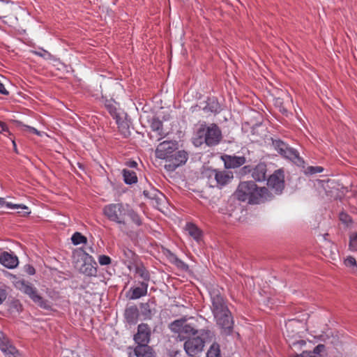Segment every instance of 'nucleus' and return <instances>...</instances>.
<instances>
[{
  "label": "nucleus",
  "instance_id": "nucleus-1",
  "mask_svg": "<svg viewBox=\"0 0 357 357\" xmlns=\"http://www.w3.org/2000/svg\"><path fill=\"white\" fill-rule=\"evenodd\" d=\"M211 301V309L217 324L229 333L233 326V320L226 302L218 288L209 291Z\"/></svg>",
  "mask_w": 357,
  "mask_h": 357
},
{
  "label": "nucleus",
  "instance_id": "nucleus-2",
  "mask_svg": "<svg viewBox=\"0 0 357 357\" xmlns=\"http://www.w3.org/2000/svg\"><path fill=\"white\" fill-rule=\"evenodd\" d=\"M235 195L238 200L247 202L251 204H260L270 197L266 188H258L253 181L240 183Z\"/></svg>",
  "mask_w": 357,
  "mask_h": 357
},
{
  "label": "nucleus",
  "instance_id": "nucleus-3",
  "mask_svg": "<svg viewBox=\"0 0 357 357\" xmlns=\"http://www.w3.org/2000/svg\"><path fill=\"white\" fill-rule=\"evenodd\" d=\"M222 139V132L219 127L214 123L202 126L193 137V144L199 146L205 143L208 146L218 144Z\"/></svg>",
  "mask_w": 357,
  "mask_h": 357
},
{
  "label": "nucleus",
  "instance_id": "nucleus-4",
  "mask_svg": "<svg viewBox=\"0 0 357 357\" xmlns=\"http://www.w3.org/2000/svg\"><path fill=\"white\" fill-rule=\"evenodd\" d=\"M14 285L17 289L24 293L40 308L50 310L52 308L51 303L45 299L38 291L36 287L31 282L23 279H17L14 282Z\"/></svg>",
  "mask_w": 357,
  "mask_h": 357
},
{
  "label": "nucleus",
  "instance_id": "nucleus-5",
  "mask_svg": "<svg viewBox=\"0 0 357 357\" xmlns=\"http://www.w3.org/2000/svg\"><path fill=\"white\" fill-rule=\"evenodd\" d=\"M128 206V204L122 203L109 204L104 206L102 212L109 221L119 225H125Z\"/></svg>",
  "mask_w": 357,
  "mask_h": 357
},
{
  "label": "nucleus",
  "instance_id": "nucleus-6",
  "mask_svg": "<svg viewBox=\"0 0 357 357\" xmlns=\"http://www.w3.org/2000/svg\"><path fill=\"white\" fill-rule=\"evenodd\" d=\"M73 262L75 266L79 272L91 276L96 273V269L91 264L92 257L82 250L73 252Z\"/></svg>",
  "mask_w": 357,
  "mask_h": 357
},
{
  "label": "nucleus",
  "instance_id": "nucleus-7",
  "mask_svg": "<svg viewBox=\"0 0 357 357\" xmlns=\"http://www.w3.org/2000/svg\"><path fill=\"white\" fill-rule=\"evenodd\" d=\"M206 175L212 187L224 186L233 178V173L226 170L211 169L206 172Z\"/></svg>",
  "mask_w": 357,
  "mask_h": 357
},
{
  "label": "nucleus",
  "instance_id": "nucleus-8",
  "mask_svg": "<svg viewBox=\"0 0 357 357\" xmlns=\"http://www.w3.org/2000/svg\"><path fill=\"white\" fill-rule=\"evenodd\" d=\"M169 328L172 332L178 333V336L181 338L188 337L197 333L195 328L187 322L185 318L174 321L169 325Z\"/></svg>",
  "mask_w": 357,
  "mask_h": 357
},
{
  "label": "nucleus",
  "instance_id": "nucleus-9",
  "mask_svg": "<svg viewBox=\"0 0 357 357\" xmlns=\"http://www.w3.org/2000/svg\"><path fill=\"white\" fill-rule=\"evenodd\" d=\"M273 144L275 150L283 157L291 160L298 165L303 162L302 159L299 157L298 152L283 142L275 140Z\"/></svg>",
  "mask_w": 357,
  "mask_h": 357
},
{
  "label": "nucleus",
  "instance_id": "nucleus-10",
  "mask_svg": "<svg viewBox=\"0 0 357 357\" xmlns=\"http://www.w3.org/2000/svg\"><path fill=\"white\" fill-rule=\"evenodd\" d=\"M205 338L197 336L189 338L184 343V349L187 354L191 357H198L203 351Z\"/></svg>",
  "mask_w": 357,
  "mask_h": 357
},
{
  "label": "nucleus",
  "instance_id": "nucleus-11",
  "mask_svg": "<svg viewBox=\"0 0 357 357\" xmlns=\"http://www.w3.org/2000/svg\"><path fill=\"white\" fill-rule=\"evenodd\" d=\"M177 144L172 141H164L159 144L155 150L156 158L168 160L176 149Z\"/></svg>",
  "mask_w": 357,
  "mask_h": 357
},
{
  "label": "nucleus",
  "instance_id": "nucleus-12",
  "mask_svg": "<svg viewBox=\"0 0 357 357\" xmlns=\"http://www.w3.org/2000/svg\"><path fill=\"white\" fill-rule=\"evenodd\" d=\"M268 186L276 194L282 192L284 187V173L279 169L275 172L267 181Z\"/></svg>",
  "mask_w": 357,
  "mask_h": 357
},
{
  "label": "nucleus",
  "instance_id": "nucleus-13",
  "mask_svg": "<svg viewBox=\"0 0 357 357\" xmlns=\"http://www.w3.org/2000/svg\"><path fill=\"white\" fill-rule=\"evenodd\" d=\"M151 328L146 324H141L137 327V333L134 340L137 344H148L150 341Z\"/></svg>",
  "mask_w": 357,
  "mask_h": 357
},
{
  "label": "nucleus",
  "instance_id": "nucleus-14",
  "mask_svg": "<svg viewBox=\"0 0 357 357\" xmlns=\"http://www.w3.org/2000/svg\"><path fill=\"white\" fill-rule=\"evenodd\" d=\"M149 283L146 281L139 282L137 286L132 287L128 291V298L130 300H137L145 296L148 292Z\"/></svg>",
  "mask_w": 357,
  "mask_h": 357
},
{
  "label": "nucleus",
  "instance_id": "nucleus-15",
  "mask_svg": "<svg viewBox=\"0 0 357 357\" xmlns=\"http://www.w3.org/2000/svg\"><path fill=\"white\" fill-rule=\"evenodd\" d=\"M0 263L7 268L13 269L18 266L19 260L14 254L5 251L0 255Z\"/></svg>",
  "mask_w": 357,
  "mask_h": 357
},
{
  "label": "nucleus",
  "instance_id": "nucleus-16",
  "mask_svg": "<svg viewBox=\"0 0 357 357\" xmlns=\"http://www.w3.org/2000/svg\"><path fill=\"white\" fill-rule=\"evenodd\" d=\"M225 162V166L228 169L237 168L245 162V158L244 156L227 155H225L222 157Z\"/></svg>",
  "mask_w": 357,
  "mask_h": 357
},
{
  "label": "nucleus",
  "instance_id": "nucleus-17",
  "mask_svg": "<svg viewBox=\"0 0 357 357\" xmlns=\"http://www.w3.org/2000/svg\"><path fill=\"white\" fill-rule=\"evenodd\" d=\"M188 158V154L185 151H178L174 154H172V157L169 160L172 165L173 169H175L186 162Z\"/></svg>",
  "mask_w": 357,
  "mask_h": 357
},
{
  "label": "nucleus",
  "instance_id": "nucleus-18",
  "mask_svg": "<svg viewBox=\"0 0 357 357\" xmlns=\"http://www.w3.org/2000/svg\"><path fill=\"white\" fill-rule=\"evenodd\" d=\"M266 165L260 162L252 171V176L257 181H264L266 178Z\"/></svg>",
  "mask_w": 357,
  "mask_h": 357
},
{
  "label": "nucleus",
  "instance_id": "nucleus-19",
  "mask_svg": "<svg viewBox=\"0 0 357 357\" xmlns=\"http://www.w3.org/2000/svg\"><path fill=\"white\" fill-rule=\"evenodd\" d=\"M185 230L193 238L195 241L199 243L202 238V230L194 223L188 222L185 226Z\"/></svg>",
  "mask_w": 357,
  "mask_h": 357
},
{
  "label": "nucleus",
  "instance_id": "nucleus-20",
  "mask_svg": "<svg viewBox=\"0 0 357 357\" xmlns=\"http://www.w3.org/2000/svg\"><path fill=\"white\" fill-rule=\"evenodd\" d=\"M134 351L137 357H154L153 350L148 344H137Z\"/></svg>",
  "mask_w": 357,
  "mask_h": 357
},
{
  "label": "nucleus",
  "instance_id": "nucleus-21",
  "mask_svg": "<svg viewBox=\"0 0 357 357\" xmlns=\"http://www.w3.org/2000/svg\"><path fill=\"white\" fill-rule=\"evenodd\" d=\"M324 346L319 344L312 351H303L301 354H292L290 357H321L320 352L323 351Z\"/></svg>",
  "mask_w": 357,
  "mask_h": 357
},
{
  "label": "nucleus",
  "instance_id": "nucleus-22",
  "mask_svg": "<svg viewBox=\"0 0 357 357\" xmlns=\"http://www.w3.org/2000/svg\"><path fill=\"white\" fill-rule=\"evenodd\" d=\"M6 206L8 208L10 209H23L25 211L24 212V216L28 215L30 214L31 211L29 210V208L24 204H15L10 202H6L4 198L0 197V208Z\"/></svg>",
  "mask_w": 357,
  "mask_h": 357
},
{
  "label": "nucleus",
  "instance_id": "nucleus-23",
  "mask_svg": "<svg viewBox=\"0 0 357 357\" xmlns=\"http://www.w3.org/2000/svg\"><path fill=\"white\" fill-rule=\"evenodd\" d=\"M122 252L124 264H127L129 269H131V265L133 264L136 260V255L129 249H123Z\"/></svg>",
  "mask_w": 357,
  "mask_h": 357
},
{
  "label": "nucleus",
  "instance_id": "nucleus-24",
  "mask_svg": "<svg viewBox=\"0 0 357 357\" xmlns=\"http://www.w3.org/2000/svg\"><path fill=\"white\" fill-rule=\"evenodd\" d=\"M122 173L124 181L126 184L130 185L137 183V177L134 171L125 169L123 170Z\"/></svg>",
  "mask_w": 357,
  "mask_h": 357
},
{
  "label": "nucleus",
  "instance_id": "nucleus-25",
  "mask_svg": "<svg viewBox=\"0 0 357 357\" xmlns=\"http://www.w3.org/2000/svg\"><path fill=\"white\" fill-rule=\"evenodd\" d=\"M135 274L141 278L143 281H146L149 283V281L150 280V274L143 265L140 264L136 266Z\"/></svg>",
  "mask_w": 357,
  "mask_h": 357
},
{
  "label": "nucleus",
  "instance_id": "nucleus-26",
  "mask_svg": "<svg viewBox=\"0 0 357 357\" xmlns=\"http://www.w3.org/2000/svg\"><path fill=\"white\" fill-rule=\"evenodd\" d=\"M220 109L218 102L214 98L208 99L206 105L203 108V109L206 112H218Z\"/></svg>",
  "mask_w": 357,
  "mask_h": 357
},
{
  "label": "nucleus",
  "instance_id": "nucleus-27",
  "mask_svg": "<svg viewBox=\"0 0 357 357\" xmlns=\"http://www.w3.org/2000/svg\"><path fill=\"white\" fill-rule=\"evenodd\" d=\"M1 351L3 352L5 357H20L19 351L13 345L12 343Z\"/></svg>",
  "mask_w": 357,
  "mask_h": 357
},
{
  "label": "nucleus",
  "instance_id": "nucleus-28",
  "mask_svg": "<svg viewBox=\"0 0 357 357\" xmlns=\"http://www.w3.org/2000/svg\"><path fill=\"white\" fill-rule=\"evenodd\" d=\"M207 357H221L220 347L217 343H213L207 352Z\"/></svg>",
  "mask_w": 357,
  "mask_h": 357
},
{
  "label": "nucleus",
  "instance_id": "nucleus-29",
  "mask_svg": "<svg viewBox=\"0 0 357 357\" xmlns=\"http://www.w3.org/2000/svg\"><path fill=\"white\" fill-rule=\"evenodd\" d=\"M126 216L130 217L132 221L137 226L142 224L141 219L137 213H136L130 206H128V213Z\"/></svg>",
  "mask_w": 357,
  "mask_h": 357
},
{
  "label": "nucleus",
  "instance_id": "nucleus-30",
  "mask_svg": "<svg viewBox=\"0 0 357 357\" xmlns=\"http://www.w3.org/2000/svg\"><path fill=\"white\" fill-rule=\"evenodd\" d=\"M72 243L77 245L86 243V238L79 232H75L71 237Z\"/></svg>",
  "mask_w": 357,
  "mask_h": 357
},
{
  "label": "nucleus",
  "instance_id": "nucleus-31",
  "mask_svg": "<svg viewBox=\"0 0 357 357\" xmlns=\"http://www.w3.org/2000/svg\"><path fill=\"white\" fill-rule=\"evenodd\" d=\"M171 261L176 265L178 268L186 271L188 268V266L183 262L182 260L178 259L176 255H172Z\"/></svg>",
  "mask_w": 357,
  "mask_h": 357
},
{
  "label": "nucleus",
  "instance_id": "nucleus-32",
  "mask_svg": "<svg viewBox=\"0 0 357 357\" xmlns=\"http://www.w3.org/2000/svg\"><path fill=\"white\" fill-rule=\"evenodd\" d=\"M349 247L351 251H357V232H353L350 234Z\"/></svg>",
  "mask_w": 357,
  "mask_h": 357
},
{
  "label": "nucleus",
  "instance_id": "nucleus-33",
  "mask_svg": "<svg viewBox=\"0 0 357 357\" xmlns=\"http://www.w3.org/2000/svg\"><path fill=\"white\" fill-rule=\"evenodd\" d=\"M10 344L11 342L9 338L0 330V350L4 349Z\"/></svg>",
  "mask_w": 357,
  "mask_h": 357
},
{
  "label": "nucleus",
  "instance_id": "nucleus-34",
  "mask_svg": "<svg viewBox=\"0 0 357 357\" xmlns=\"http://www.w3.org/2000/svg\"><path fill=\"white\" fill-rule=\"evenodd\" d=\"M21 129L24 132H28L29 133H33L38 136H41V132L38 131L37 129H36L33 127L26 126V125H22Z\"/></svg>",
  "mask_w": 357,
  "mask_h": 357
},
{
  "label": "nucleus",
  "instance_id": "nucleus-35",
  "mask_svg": "<svg viewBox=\"0 0 357 357\" xmlns=\"http://www.w3.org/2000/svg\"><path fill=\"white\" fill-rule=\"evenodd\" d=\"M137 314V309L135 307H132L126 309V316L127 319H133Z\"/></svg>",
  "mask_w": 357,
  "mask_h": 357
},
{
  "label": "nucleus",
  "instance_id": "nucleus-36",
  "mask_svg": "<svg viewBox=\"0 0 357 357\" xmlns=\"http://www.w3.org/2000/svg\"><path fill=\"white\" fill-rule=\"evenodd\" d=\"M98 262L101 266H107L111 264L112 259L109 256L102 255L98 257Z\"/></svg>",
  "mask_w": 357,
  "mask_h": 357
},
{
  "label": "nucleus",
  "instance_id": "nucleus-37",
  "mask_svg": "<svg viewBox=\"0 0 357 357\" xmlns=\"http://www.w3.org/2000/svg\"><path fill=\"white\" fill-rule=\"evenodd\" d=\"M105 107L111 115L114 116L116 114V108L112 102L107 101Z\"/></svg>",
  "mask_w": 357,
  "mask_h": 357
},
{
  "label": "nucleus",
  "instance_id": "nucleus-38",
  "mask_svg": "<svg viewBox=\"0 0 357 357\" xmlns=\"http://www.w3.org/2000/svg\"><path fill=\"white\" fill-rule=\"evenodd\" d=\"M324 171V168L319 166L313 167L310 166L307 168V172L310 174H314L317 173H321Z\"/></svg>",
  "mask_w": 357,
  "mask_h": 357
},
{
  "label": "nucleus",
  "instance_id": "nucleus-39",
  "mask_svg": "<svg viewBox=\"0 0 357 357\" xmlns=\"http://www.w3.org/2000/svg\"><path fill=\"white\" fill-rule=\"evenodd\" d=\"M344 264L347 267H355L356 266V261L354 257L349 256L344 259Z\"/></svg>",
  "mask_w": 357,
  "mask_h": 357
},
{
  "label": "nucleus",
  "instance_id": "nucleus-40",
  "mask_svg": "<svg viewBox=\"0 0 357 357\" xmlns=\"http://www.w3.org/2000/svg\"><path fill=\"white\" fill-rule=\"evenodd\" d=\"M162 123L160 120H153L151 123V128L153 131H160L162 130Z\"/></svg>",
  "mask_w": 357,
  "mask_h": 357
},
{
  "label": "nucleus",
  "instance_id": "nucleus-41",
  "mask_svg": "<svg viewBox=\"0 0 357 357\" xmlns=\"http://www.w3.org/2000/svg\"><path fill=\"white\" fill-rule=\"evenodd\" d=\"M340 220L344 224H349L351 222V218L349 215L345 213H341L340 214Z\"/></svg>",
  "mask_w": 357,
  "mask_h": 357
},
{
  "label": "nucleus",
  "instance_id": "nucleus-42",
  "mask_svg": "<svg viewBox=\"0 0 357 357\" xmlns=\"http://www.w3.org/2000/svg\"><path fill=\"white\" fill-rule=\"evenodd\" d=\"M35 54L45 59H50L52 56L47 51L43 50L40 52H36Z\"/></svg>",
  "mask_w": 357,
  "mask_h": 357
},
{
  "label": "nucleus",
  "instance_id": "nucleus-43",
  "mask_svg": "<svg viewBox=\"0 0 357 357\" xmlns=\"http://www.w3.org/2000/svg\"><path fill=\"white\" fill-rule=\"evenodd\" d=\"M7 293L6 290L0 288V305L3 303V301L6 299Z\"/></svg>",
  "mask_w": 357,
  "mask_h": 357
},
{
  "label": "nucleus",
  "instance_id": "nucleus-44",
  "mask_svg": "<svg viewBox=\"0 0 357 357\" xmlns=\"http://www.w3.org/2000/svg\"><path fill=\"white\" fill-rule=\"evenodd\" d=\"M3 132H8V128L5 123L0 121V133Z\"/></svg>",
  "mask_w": 357,
  "mask_h": 357
},
{
  "label": "nucleus",
  "instance_id": "nucleus-45",
  "mask_svg": "<svg viewBox=\"0 0 357 357\" xmlns=\"http://www.w3.org/2000/svg\"><path fill=\"white\" fill-rule=\"evenodd\" d=\"M26 272L29 275H34V274H35L36 271H35V268H34L33 266H27L26 267Z\"/></svg>",
  "mask_w": 357,
  "mask_h": 357
},
{
  "label": "nucleus",
  "instance_id": "nucleus-46",
  "mask_svg": "<svg viewBox=\"0 0 357 357\" xmlns=\"http://www.w3.org/2000/svg\"><path fill=\"white\" fill-rule=\"evenodd\" d=\"M209 334H210V332L208 331H206V332H202L200 335L201 336H209Z\"/></svg>",
  "mask_w": 357,
  "mask_h": 357
},
{
  "label": "nucleus",
  "instance_id": "nucleus-47",
  "mask_svg": "<svg viewBox=\"0 0 357 357\" xmlns=\"http://www.w3.org/2000/svg\"><path fill=\"white\" fill-rule=\"evenodd\" d=\"M130 166L131 167H135L137 166V162L135 161L130 162Z\"/></svg>",
  "mask_w": 357,
  "mask_h": 357
},
{
  "label": "nucleus",
  "instance_id": "nucleus-48",
  "mask_svg": "<svg viewBox=\"0 0 357 357\" xmlns=\"http://www.w3.org/2000/svg\"><path fill=\"white\" fill-rule=\"evenodd\" d=\"M12 143H13V147H14V150H15V151H16V152H17L16 144H15V142L13 139H12Z\"/></svg>",
  "mask_w": 357,
  "mask_h": 357
},
{
  "label": "nucleus",
  "instance_id": "nucleus-49",
  "mask_svg": "<svg viewBox=\"0 0 357 357\" xmlns=\"http://www.w3.org/2000/svg\"><path fill=\"white\" fill-rule=\"evenodd\" d=\"M298 343L301 345L305 344V342L304 340H301L300 342H298Z\"/></svg>",
  "mask_w": 357,
  "mask_h": 357
}]
</instances>
